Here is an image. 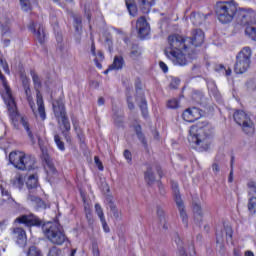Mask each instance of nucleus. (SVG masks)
<instances>
[{
    "mask_svg": "<svg viewBox=\"0 0 256 256\" xmlns=\"http://www.w3.org/2000/svg\"><path fill=\"white\" fill-rule=\"evenodd\" d=\"M16 221H18V223H24V225H27V227H41V225H43L41 219L33 214L19 217L16 219Z\"/></svg>",
    "mask_w": 256,
    "mask_h": 256,
    "instance_id": "17",
    "label": "nucleus"
},
{
    "mask_svg": "<svg viewBox=\"0 0 256 256\" xmlns=\"http://www.w3.org/2000/svg\"><path fill=\"white\" fill-rule=\"evenodd\" d=\"M76 33H81V30L83 29L82 24H74Z\"/></svg>",
    "mask_w": 256,
    "mask_h": 256,
    "instance_id": "59",
    "label": "nucleus"
},
{
    "mask_svg": "<svg viewBox=\"0 0 256 256\" xmlns=\"http://www.w3.org/2000/svg\"><path fill=\"white\" fill-rule=\"evenodd\" d=\"M211 136L209 124L198 123L190 127L188 141L192 145H207V138Z\"/></svg>",
    "mask_w": 256,
    "mask_h": 256,
    "instance_id": "3",
    "label": "nucleus"
},
{
    "mask_svg": "<svg viewBox=\"0 0 256 256\" xmlns=\"http://www.w3.org/2000/svg\"><path fill=\"white\" fill-rule=\"evenodd\" d=\"M136 29L138 31V36L140 37V39H146V37H149L151 27H149V23L144 16H141L136 21Z\"/></svg>",
    "mask_w": 256,
    "mask_h": 256,
    "instance_id": "14",
    "label": "nucleus"
},
{
    "mask_svg": "<svg viewBox=\"0 0 256 256\" xmlns=\"http://www.w3.org/2000/svg\"><path fill=\"white\" fill-rule=\"evenodd\" d=\"M248 209L251 213H255L256 211V197H251L248 201Z\"/></svg>",
    "mask_w": 256,
    "mask_h": 256,
    "instance_id": "39",
    "label": "nucleus"
},
{
    "mask_svg": "<svg viewBox=\"0 0 256 256\" xmlns=\"http://www.w3.org/2000/svg\"><path fill=\"white\" fill-rule=\"evenodd\" d=\"M72 125L74 127V131L77 133V137L81 143L85 142V135H83V131H81V128H79V122L73 118L72 119Z\"/></svg>",
    "mask_w": 256,
    "mask_h": 256,
    "instance_id": "28",
    "label": "nucleus"
},
{
    "mask_svg": "<svg viewBox=\"0 0 256 256\" xmlns=\"http://www.w3.org/2000/svg\"><path fill=\"white\" fill-rule=\"evenodd\" d=\"M23 11H31V0H20Z\"/></svg>",
    "mask_w": 256,
    "mask_h": 256,
    "instance_id": "43",
    "label": "nucleus"
},
{
    "mask_svg": "<svg viewBox=\"0 0 256 256\" xmlns=\"http://www.w3.org/2000/svg\"><path fill=\"white\" fill-rule=\"evenodd\" d=\"M220 69H223L225 71L226 77H229V75H231V68L225 69V66L220 65Z\"/></svg>",
    "mask_w": 256,
    "mask_h": 256,
    "instance_id": "57",
    "label": "nucleus"
},
{
    "mask_svg": "<svg viewBox=\"0 0 256 256\" xmlns=\"http://www.w3.org/2000/svg\"><path fill=\"white\" fill-rule=\"evenodd\" d=\"M245 34L248 35L252 41H256V19L252 24H248L245 29Z\"/></svg>",
    "mask_w": 256,
    "mask_h": 256,
    "instance_id": "25",
    "label": "nucleus"
},
{
    "mask_svg": "<svg viewBox=\"0 0 256 256\" xmlns=\"http://www.w3.org/2000/svg\"><path fill=\"white\" fill-rule=\"evenodd\" d=\"M223 241V234L216 232V243H221Z\"/></svg>",
    "mask_w": 256,
    "mask_h": 256,
    "instance_id": "55",
    "label": "nucleus"
},
{
    "mask_svg": "<svg viewBox=\"0 0 256 256\" xmlns=\"http://www.w3.org/2000/svg\"><path fill=\"white\" fill-rule=\"evenodd\" d=\"M27 256H43V252L39 248L32 246L29 248Z\"/></svg>",
    "mask_w": 256,
    "mask_h": 256,
    "instance_id": "35",
    "label": "nucleus"
},
{
    "mask_svg": "<svg viewBox=\"0 0 256 256\" xmlns=\"http://www.w3.org/2000/svg\"><path fill=\"white\" fill-rule=\"evenodd\" d=\"M250 193H256V187L255 186L250 187Z\"/></svg>",
    "mask_w": 256,
    "mask_h": 256,
    "instance_id": "64",
    "label": "nucleus"
},
{
    "mask_svg": "<svg viewBox=\"0 0 256 256\" xmlns=\"http://www.w3.org/2000/svg\"><path fill=\"white\" fill-rule=\"evenodd\" d=\"M30 75L32 77V81L34 84V89L36 91V105L38 106V112H39V117L42 121H45L47 119V114L45 112V102L43 101V95L41 94V78H39V75L35 70L30 71Z\"/></svg>",
    "mask_w": 256,
    "mask_h": 256,
    "instance_id": "7",
    "label": "nucleus"
},
{
    "mask_svg": "<svg viewBox=\"0 0 256 256\" xmlns=\"http://www.w3.org/2000/svg\"><path fill=\"white\" fill-rule=\"evenodd\" d=\"M141 56V48H139V44L133 43L130 48V57L134 59Z\"/></svg>",
    "mask_w": 256,
    "mask_h": 256,
    "instance_id": "32",
    "label": "nucleus"
},
{
    "mask_svg": "<svg viewBox=\"0 0 256 256\" xmlns=\"http://www.w3.org/2000/svg\"><path fill=\"white\" fill-rule=\"evenodd\" d=\"M48 256H61V249L57 248V246H52L49 249Z\"/></svg>",
    "mask_w": 256,
    "mask_h": 256,
    "instance_id": "40",
    "label": "nucleus"
},
{
    "mask_svg": "<svg viewBox=\"0 0 256 256\" xmlns=\"http://www.w3.org/2000/svg\"><path fill=\"white\" fill-rule=\"evenodd\" d=\"M171 187H172L175 203L178 207V211L182 219V223L185 225V227H187L188 216H187V212L185 211V205L183 204V200L181 199V194L179 192V184L175 181H171Z\"/></svg>",
    "mask_w": 256,
    "mask_h": 256,
    "instance_id": "9",
    "label": "nucleus"
},
{
    "mask_svg": "<svg viewBox=\"0 0 256 256\" xmlns=\"http://www.w3.org/2000/svg\"><path fill=\"white\" fill-rule=\"evenodd\" d=\"M86 219H87L89 225H93V223H94L93 214H91V210H89V209H86Z\"/></svg>",
    "mask_w": 256,
    "mask_h": 256,
    "instance_id": "50",
    "label": "nucleus"
},
{
    "mask_svg": "<svg viewBox=\"0 0 256 256\" xmlns=\"http://www.w3.org/2000/svg\"><path fill=\"white\" fill-rule=\"evenodd\" d=\"M205 41V33L201 29H195L192 31L191 37L186 38V44L188 48L192 45L193 47H201Z\"/></svg>",
    "mask_w": 256,
    "mask_h": 256,
    "instance_id": "13",
    "label": "nucleus"
},
{
    "mask_svg": "<svg viewBox=\"0 0 256 256\" xmlns=\"http://www.w3.org/2000/svg\"><path fill=\"white\" fill-rule=\"evenodd\" d=\"M113 119L116 125H123V121H125V114H123V110L121 109H113Z\"/></svg>",
    "mask_w": 256,
    "mask_h": 256,
    "instance_id": "26",
    "label": "nucleus"
},
{
    "mask_svg": "<svg viewBox=\"0 0 256 256\" xmlns=\"http://www.w3.org/2000/svg\"><path fill=\"white\" fill-rule=\"evenodd\" d=\"M137 1L143 13H149L151 11V7L155 5V0H137Z\"/></svg>",
    "mask_w": 256,
    "mask_h": 256,
    "instance_id": "24",
    "label": "nucleus"
},
{
    "mask_svg": "<svg viewBox=\"0 0 256 256\" xmlns=\"http://www.w3.org/2000/svg\"><path fill=\"white\" fill-rule=\"evenodd\" d=\"M212 171H214L215 173H219V171H220L219 164L214 163L212 165Z\"/></svg>",
    "mask_w": 256,
    "mask_h": 256,
    "instance_id": "60",
    "label": "nucleus"
},
{
    "mask_svg": "<svg viewBox=\"0 0 256 256\" xmlns=\"http://www.w3.org/2000/svg\"><path fill=\"white\" fill-rule=\"evenodd\" d=\"M54 115L58 121H62L64 130L62 131L64 137L69 141V131H71V123L69 118H67V112L65 111V104L61 100H55L52 103Z\"/></svg>",
    "mask_w": 256,
    "mask_h": 256,
    "instance_id": "5",
    "label": "nucleus"
},
{
    "mask_svg": "<svg viewBox=\"0 0 256 256\" xmlns=\"http://www.w3.org/2000/svg\"><path fill=\"white\" fill-rule=\"evenodd\" d=\"M256 12L251 8H241L238 14V23L241 25H251L255 23Z\"/></svg>",
    "mask_w": 256,
    "mask_h": 256,
    "instance_id": "12",
    "label": "nucleus"
},
{
    "mask_svg": "<svg viewBox=\"0 0 256 256\" xmlns=\"http://www.w3.org/2000/svg\"><path fill=\"white\" fill-rule=\"evenodd\" d=\"M91 53H92L93 57H95L97 55V52H95V43H92V45H91Z\"/></svg>",
    "mask_w": 256,
    "mask_h": 256,
    "instance_id": "61",
    "label": "nucleus"
},
{
    "mask_svg": "<svg viewBox=\"0 0 256 256\" xmlns=\"http://www.w3.org/2000/svg\"><path fill=\"white\" fill-rule=\"evenodd\" d=\"M74 25H82V19L79 16L74 18Z\"/></svg>",
    "mask_w": 256,
    "mask_h": 256,
    "instance_id": "58",
    "label": "nucleus"
},
{
    "mask_svg": "<svg viewBox=\"0 0 256 256\" xmlns=\"http://www.w3.org/2000/svg\"><path fill=\"white\" fill-rule=\"evenodd\" d=\"M13 235L15 239H17V243H19V245H23L24 243H26L27 234H25V230H23L22 228H15L13 230Z\"/></svg>",
    "mask_w": 256,
    "mask_h": 256,
    "instance_id": "22",
    "label": "nucleus"
},
{
    "mask_svg": "<svg viewBox=\"0 0 256 256\" xmlns=\"http://www.w3.org/2000/svg\"><path fill=\"white\" fill-rule=\"evenodd\" d=\"M0 23H2V35L3 37H5V35H7L10 31V28H9V21H7L6 25H5V22H3V20L0 21Z\"/></svg>",
    "mask_w": 256,
    "mask_h": 256,
    "instance_id": "46",
    "label": "nucleus"
},
{
    "mask_svg": "<svg viewBox=\"0 0 256 256\" xmlns=\"http://www.w3.org/2000/svg\"><path fill=\"white\" fill-rule=\"evenodd\" d=\"M124 66L125 60L121 56H115L113 63L109 66L105 73H109V71H119L123 69Z\"/></svg>",
    "mask_w": 256,
    "mask_h": 256,
    "instance_id": "20",
    "label": "nucleus"
},
{
    "mask_svg": "<svg viewBox=\"0 0 256 256\" xmlns=\"http://www.w3.org/2000/svg\"><path fill=\"white\" fill-rule=\"evenodd\" d=\"M29 30L35 35L39 43H45V28L43 24H35V22H32L29 26Z\"/></svg>",
    "mask_w": 256,
    "mask_h": 256,
    "instance_id": "18",
    "label": "nucleus"
},
{
    "mask_svg": "<svg viewBox=\"0 0 256 256\" xmlns=\"http://www.w3.org/2000/svg\"><path fill=\"white\" fill-rule=\"evenodd\" d=\"M181 83V80H179L178 78H173L170 82V89H177V87H179Z\"/></svg>",
    "mask_w": 256,
    "mask_h": 256,
    "instance_id": "47",
    "label": "nucleus"
},
{
    "mask_svg": "<svg viewBox=\"0 0 256 256\" xmlns=\"http://www.w3.org/2000/svg\"><path fill=\"white\" fill-rule=\"evenodd\" d=\"M24 91H25V94H26V97H27V101L29 103V107L33 112V115L35 117H39V106H37L35 104V102L33 101V97L31 96V87L30 86L25 87Z\"/></svg>",
    "mask_w": 256,
    "mask_h": 256,
    "instance_id": "19",
    "label": "nucleus"
},
{
    "mask_svg": "<svg viewBox=\"0 0 256 256\" xmlns=\"http://www.w3.org/2000/svg\"><path fill=\"white\" fill-rule=\"evenodd\" d=\"M205 19H206L205 15L201 13H192L190 16L191 22L193 23V25H196V27L199 25H202Z\"/></svg>",
    "mask_w": 256,
    "mask_h": 256,
    "instance_id": "27",
    "label": "nucleus"
},
{
    "mask_svg": "<svg viewBox=\"0 0 256 256\" xmlns=\"http://www.w3.org/2000/svg\"><path fill=\"white\" fill-rule=\"evenodd\" d=\"M32 193L33 191L29 192L28 201L32 202V204L35 205L37 209H45V202L41 198L33 195Z\"/></svg>",
    "mask_w": 256,
    "mask_h": 256,
    "instance_id": "23",
    "label": "nucleus"
},
{
    "mask_svg": "<svg viewBox=\"0 0 256 256\" xmlns=\"http://www.w3.org/2000/svg\"><path fill=\"white\" fill-rule=\"evenodd\" d=\"M139 108L142 111L143 117H147L148 115V108H147V100L144 96L140 98Z\"/></svg>",
    "mask_w": 256,
    "mask_h": 256,
    "instance_id": "33",
    "label": "nucleus"
},
{
    "mask_svg": "<svg viewBox=\"0 0 256 256\" xmlns=\"http://www.w3.org/2000/svg\"><path fill=\"white\" fill-rule=\"evenodd\" d=\"M157 215H158L160 221L165 222V211H163V208H161V206L157 207Z\"/></svg>",
    "mask_w": 256,
    "mask_h": 256,
    "instance_id": "48",
    "label": "nucleus"
},
{
    "mask_svg": "<svg viewBox=\"0 0 256 256\" xmlns=\"http://www.w3.org/2000/svg\"><path fill=\"white\" fill-rule=\"evenodd\" d=\"M94 161L99 169V171H103V163L101 162V160L99 159V156H95L94 157Z\"/></svg>",
    "mask_w": 256,
    "mask_h": 256,
    "instance_id": "52",
    "label": "nucleus"
},
{
    "mask_svg": "<svg viewBox=\"0 0 256 256\" xmlns=\"http://www.w3.org/2000/svg\"><path fill=\"white\" fill-rule=\"evenodd\" d=\"M244 255L245 256H255V254L251 250H247Z\"/></svg>",
    "mask_w": 256,
    "mask_h": 256,
    "instance_id": "63",
    "label": "nucleus"
},
{
    "mask_svg": "<svg viewBox=\"0 0 256 256\" xmlns=\"http://www.w3.org/2000/svg\"><path fill=\"white\" fill-rule=\"evenodd\" d=\"M153 171H157L160 179L163 177V170H161V166L159 165H152L148 166L147 170L144 173V179L147 185H153L155 183V173Z\"/></svg>",
    "mask_w": 256,
    "mask_h": 256,
    "instance_id": "16",
    "label": "nucleus"
},
{
    "mask_svg": "<svg viewBox=\"0 0 256 256\" xmlns=\"http://www.w3.org/2000/svg\"><path fill=\"white\" fill-rule=\"evenodd\" d=\"M233 117L234 121H236L237 125H240V127H242L246 135H249L255 131V126H253L251 118H249L245 111H236Z\"/></svg>",
    "mask_w": 256,
    "mask_h": 256,
    "instance_id": "8",
    "label": "nucleus"
},
{
    "mask_svg": "<svg viewBox=\"0 0 256 256\" xmlns=\"http://www.w3.org/2000/svg\"><path fill=\"white\" fill-rule=\"evenodd\" d=\"M22 85H23L24 88L25 87H30L29 78H23Z\"/></svg>",
    "mask_w": 256,
    "mask_h": 256,
    "instance_id": "56",
    "label": "nucleus"
},
{
    "mask_svg": "<svg viewBox=\"0 0 256 256\" xmlns=\"http://www.w3.org/2000/svg\"><path fill=\"white\" fill-rule=\"evenodd\" d=\"M168 109H177L179 107V100L177 99H170L167 102Z\"/></svg>",
    "mask_w": 256,
    "mask_h": 256,
    "instance_id": "42",
    "label": "nucleus"
},
{
    "mask_svg": "<svg viewBox=\"0 0 256 256\" xmlns=\"http://www.w3.org/2000/svg\"><path fill=\"white\" fill-rule=\"evenodd\" d=\"M224 229H225V233H226V238L233 239V229L231 228V226H226V227H224Z\"/></svg>",
    "mask_w": 256,
    "mask_h": 256,
    "instance_id": "49",
    "label": "nucleus"
},
{
    "mask_svg": "<svg viewBox=\"0 0 256 256\" xmlns=\"http://www.w3.org/2000/svg\"><path fill=\"white\" fill-rule=\"evenodd\" d=\"M166 57L172 61L173 65H179L180 67H184L187 65V57L181 50H165Z\"/></svg>",
    "mask_w": 256,
    "mask_h": 256,
    "instance_id": "11",
    "label": "nucleus"
},
{
    "mask_svg": "<svg viewBox=\"0 0 256 256\" xmlns=\"http://www.w3.org/2000/svg\"><path fill=\"white\" fill-rule=\"evenodd\" d=\"M0 191L3 201H7V203H12L13 197L11 196V192L9 191V185H7V183L2 182L0 184Z\"/></svg>",
    "mask_w": 256,
    "mask_h": 256,
    "instance_id": "21",
    "label": "nucleus"
},
{
    "mask_svg": "<svg viewBox=\"0 0 256 256\" xmlns=\"http://www.w3.org/2000/svg\"><path fill=\"white\" fill-rule=\"evenodd\" d=\"M159 67L162 69L163 73H167V71H169V67H167V64L163 61L159 62Z\"/></svg>",
    "mask_w": 256,
    "mask_h": 256,
    "instance_id": "53",
    "label": "nucleus"
},
{
    "mask_svg": "<svg viewBox=\"0 0 256 256\" xmlns=\"http://www.w3.org/2000/svg\"><path fill=\"white\" fill-rule=\"evenodd\" d=\"M237 13V4L235 1L219 2L216 5V15L220 23H231Z\"/></svg>",
    "mask_w": 256,
    "mask_h": 256,
    "instance_id": "4",
    "label": "nucleus"
},
{
    "mask_svg": "<svg viewBox=\"0 0 256 256\" xmlns=\"http://www.w3.org/2000/svg\"><path fill=\"white\" fill-rule=\"evenodd\" d=\"M38 185H39V182L37 180V176L35 175L29 176L26 182V186L28 187L29 191H33V189H37Z\"/></svg>",
    "mask_w": 256,
    "mask_h": 256,
    "instance_id": "29",
    "label": "nucleus"
},
{
    "mask_svg": "<svg viewBox=\"0 0 256 256\" xmlns=\"http://www.w3.org/2000/svg\"><path fill=\"white\" fill-rule=\"evenodd\" d=\"M169 51H187L188 44L187 38H183V36L179 34L170 35L168 37Z\"/></svg>",
    "mask_w": 256,
    "mask_h": 256,
    "instance_id": "10",
    "label": "nucleus"
},
{
    "mask_svg": "<svg viewBox=\"0 0 256 256\" xmlns=\"http://www.w3.org/2000/svg\"><path fill=\"white\" fill-rule=\"evenodd\" d=\"M98 105H105V98L100 97V98L98 99Z\"/></svg>",
    "mask_w": 256,
    "mask_h": 256,
    "instance_id": "62",
    "label": "nucleus"
},
{
    "mask_svg": "<svg viewBox=\"0 0 256 256\" xmlns=\"http://www.w3.org/2000/svg\"><path fill=\"white\" fill-rule=\"evenodd\" d=\"M134 130L136 132V135L139 141H141L144 147H147V140L145 139V135H143V132H141V125L134 126Z\"/></svg>",
    "mask_w": 256,
    "mask_h": 256,
    "instance_id": "31",
    "label": "nucleus"
},
{
    "mask_svg": "<svg viewBox=\"0 0 256 256\" xmlns=\"http://www.w3.org/2000/svg\"><path fill=\"white\" fill-rule=\"evenodd\" d=\"M251 55L252 51L249 46L244 47L236 56V63L234 65V71L237 74H242L251 67Z\"/></svg>",
    "mask_w": 256,
    "mask_h": 256,
    "instance_id": "6",
    "label": "nucleus"
},
{
    "mask_svg": "<svg viewBox=\"0 0 256 256\" xmlns=\"http://www.w3.org/2000/svg\"><path fill=\"white\" fill-rule=\"evenodd\" d=\"M201 117H203V111L197 107L188 108L182 114V118L188 123H193L197 119H201Z\"/></svg>",
    "mask_w": 256,
    "mask_h": 256,
    "instance_id": "15",
    "label": "nucleus"
},
{
    "mask_svg": "<svg viewBox=\"0 0 256 256\" xmlns=\"http://www.w3.org/2000/svg\"><path fill=\"white\" fill-rule=\"evenodd\" d=\"M110 211L112 212V215L115 219H121V212H119V209H117V206L112 204Z\"/></svg>",
    "mask_w": 256,
    "mask_h": 256,
    "instance_id": "45",
    "label": "nucleus"
},
{
    "mask_svg": "<svg viewBox=\"0 0 256 256\" xmlns=\"http://www.w3.org/2000/svg\"><path fill=\"white\" fill-rule=\"evenodd\" d=\"M193 212H194L195 217H198V219L203 218V210L201 209V205L194 204L193 205Z\"/></svg>",
    "mask_w": 256,
    "mask_h": 256,
    "instance_id": "36",
    "label": "nucleus"
},
{
    "mask_svg": "<svg viewBox=\"0 0 256 256\" xmlns=\"http://www.w3.org/2000/svg\"><path fill=\"white\" fill-rule=\"evenodd\" d=\"M95 211L100 220L105 219V214L103 213V208L101 207L100 204H98V203L95 204Z\"/></svg>",
    "mask_w": 256,
    "mask_h": 256,
    "instance_id": "44",
    "label": "nucleus"
},
{
    "mask_svg": "<svg viewBox=\"0 0 256 256\" xmlns=\"http://www.w3.org/2000/svg\"><path fill=\"white\" fill-rule=\"evenodd\" d=\"M102 227L105 231V233H109L111 231V229H109V225H107V220H105V218L100 219Z\"/></svg>",
    "mask_w": 256,
    "mask_h": 256,
    "instance_id": "51",
    "label": "nucleus"
},
{
    "mask_svg": "<svg viewBox=\"0 0 256 256\" xmlns=\"http://www.w3.org/2000/svg\"><path fill=\"white\" fill-rule=\"evenodd\" d=\"M10 163L20 171H33L37 169L35 157L26 155L21 151H14L9 154Z\"/></svg>",
    "mask_w": 256,
    "mask_h": 256,
    "instance_id": "2",
    "label": "nucleus"
},
{
    "mask_svg": "<svg viewBox=\"0 0 256 256\" xmlns=\"http://www.w3.org/2000/svg\"><path fill=\"white\" fill-rule=\"evenodd\" d=\"M42 231L52 245H63L67 241V235L59 221L46 222L42 225Z\"/></svg>",
    "mask_w": 256,
    "mask_h": 256,
    "instance_id": "1",
    "label": "nucleus"
},
{
    "mask_svg": "<svg viewBox=\"0 0 256 256\" xmlns=\"http://www.w3.org/2000/svg\"><path fill=\"white\" fill-rule=\"evenodd\" d=\"M11 183L16 189H23V185H25V182L23 181V176L16 175L12 180Z\"/></svg>",
    "mask_w": 256,
    "mask_h": 256,
    "instance_id": "30",
    "label": "nucleus"
},
{
    "mask_svg": "<svg viewBox=\"0 0 256 256\" xmlns=\"http://www.w3.org/2000/svg\"><path fill=\"white\" fill-rule=\"evenodd\" d=\"M94 57H95L94 63L96 65V67H98V69H103V65H101V61H103V59H105L103 52L98 51Z\"/></svg>",
    "mask_w": 256,
    "mask_h": 256,
    "instance_id": "34",
    "label": "nucleus"
},
{
    "mask_svg": "<svg viewBox=\"0 0 256 256\" xmlns=\"http://www.w3.org/2000/svg\"><path fill=\"white\" fill-rule=\"evenodd\" d=\"M54 141L58 147V149H60V151H65V143L61 141V136H59L58 134H56L54 136Z\"/></svg>",
    "mask_w": 256,
    "mask_h": 256,
    "instance_id": "38",
    "label": "nucleus"
},
{
    "mask_svg": "<svg viewBox=\"0 0 256 256\" xmlns=\"http://www.w3.org/2000/svg\"><path fill=\"white\" fill-rule=\"evenodd\" d=\"M106 203L108 204V207L111 209V206L115 205V203H113V196H107Z\"/></svg>",
    "mask_w": 256,
    "mask_h": 256,
    "instance_id": "54",
    "label": "nucleus"
},
{
    "mask_svg": "<svg viewBox=\"0 0 256 256\" xmlns=\"http://www.w3.org/2000/svg\"><path fill=\"white\" fill-rule=\"evenodd\" d=\"M208 89L214 97H219V90H217V86L215 85V83H210L208 85Z\"/></svg>",
    "mask_w": 256,
    "mask_h": 256,
    "instance_id": "41",
    "label": "nucleus"
},
{
    "mask_svg": "<svg viewBox=\"0 0 256 256\" xmlns=\"http://www.w3.org/2000/svg\"><path fill=\"white\" fill-rule=\"evenodd\" d=\"M137 13H138L137 5L135 4L134 1L130 0V2H129V14L132 17H136Z\"/></svg>",
    "mask_w": 256,
    "mask_h": 256,
    "instance_id": "37",
    "label": "nucleus"
}]
</instances>
